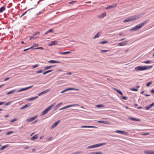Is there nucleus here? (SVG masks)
I'll return each instance as SVG.
<instances>
[{
  "label": "nucleus",
  "mask_w": 154,
  "mask_h": 154,
  "mask_svg": "<svg viewBox=\"0 0 154 154\" xmlns=\"http://www.w3.org/2000/svg\"><path fill=\"white\" fill-rule=\"evenodd\" d=\"M148 20L144 21L143 22L135 26L134 27L131 29L129 31H135L140 29L142 27V26L146 24L148 22Z\"/></svg>",
  "instance_id": "1"
},
{
  "label": "nucleus",
  "mask_w": 154,
  "mask_h": 154,
  "mask_svg": "<svg viewBox=\"0 0 154 154\" xmlns=\"http://www.w3.org/2000/svg\"><path fill=\"white\" fill-rule=\"evenodd\" d=\"M152 67V66L151 65L149 66H139L135 67V71H138L149 69Z\"/></svg>",
  "instance_id": "2"
},
{
  "label": "nucleus",
  "mask_w": 154,
  "mask_h": 154,
  "mask_svg": "<svg viewBox=\"0 0 154 154\" xmlns=\"http://www.w3.org/2000/svg\"><path fill=\"white\" fill-rule=\"evenodd\" d=\"M138 16H133L131 17H130L128 18H126L123 21V22L124 23H125L126 22H128L130 21H133L136 19H137L138 18Z\"/></svg>",
  "instance_id": "3"
},
{
  "label": "nucleus",
  "mask_w": 154,
  "mask_h": 154,
  "mask_svg": "<svg viewBox=\"0 0 154 154\" xmlns=\"http://www.w3.org/2000/svg\"><path fill=\"white\" fill-rule=\"evenodd\" d=\"M106 144V143H100V144H95V145L89 146L87 147V149L94 148L98 147L100 146H101L104 145Z\"/></svg>",
  "instance_id": "4"
},
{
  "label": "nucleus",
  "mask_w": 154,
  "mask_h": 154,
  "mask_svg": "<svg viewBox=\"0 0 154 154\" xmlns=\"http://www.w3.org/2000/svg\"><path fill=\"white\" fill-rule=\"evenodd\" d=\"M53 106V105H52L50 106L49 107H48L47 109H46L44 111L42 112V113L41 115H44L47 113L48 112H49L51 108Z\"/></svg>",
  "instance_id": "5"
},
{
  "label": "nucleus",
  "mask_w": 154,
  "mask_h": 154,
  "mask_svg": "<svg viewBox=\"0 0 154 154\" xmlns=\"http://www.w3.org/2000/svg\"><path fill=\"white\" fill-rule=\"evenodd\" d=\"M37 117V116H35L32 117L26 120V121L28 122H30L32 121L35 119Z\"/></svg>",
  "instance_id": "6"
},
{
  "label": "nucleus",
  "mask_w": 154,
  "mask_h": 154,
  "mask_svg": "<svg viewBox=\"0 0 154 154\" xmlns=\"http://www.w3.org/2000/svg\"><path fill=\"white\" fill-rule=\"evenodd\" d=\"M32 86H29V87H26L25 88H21L20 89L18 90L17 91V92H20L21 91H23L26 90L27 89H28L32 88Z\"/></svg>",
  "instance_id": "7"
},
{
  "label": "nucleus",
  "mask_w": 154,
  "mask_h": 154,
  "mask_svg": "<svg viewBox=\"0 0 154 154\" xmlns=\"http://www.w3.org/2000/svg\"><path fill=\"white\" fill-rule=\"evenodd\" d=\"M32 86H29V87H26L25 88H21L20 89L18 90L17 91V92H20L21 91H23L26 90L27 89H28L32 88Z\"/></svg>",
  "instance_id": "8"
},
{
  "label": "nucleus",
  "mask_w": 154,
  "mask_h": 154,
  "mask_svg": "<svg viewBox=\"0 0 154 154\" xmlns=\"http://www.w3.org/2000/svg\"><path fill=\"white\" fill-rule=\"evenodd\" d=\"M145 154H154V150H146L144 152Z\"/></svg>",
  "instance_id": "9"
},
{
  "label": "nucleus",
  "mask_w": 154,
  "mask_h": 154,
  "mask_svg": "<svg viewBox=\"0 0 154 154\" xmlns=\"http://www.w3.org/2000/svg\"><path fill=\"white\" fill-rule=\"evenodd\" d=\"M116 132L117 133H119L124 135H126L127 134V133L126 132L121 130H116Z\"/></svg>",
  "instance_id": "10"
},
{
  "label": "nucleus",
  "mask_w": 154,
  "mask_h": 154,
  "mask_svg": "<svg viewBox=\"0 0 154 154\" xmlns=\"http://www.w3.org/2000/svg\"><path fill=\"white\" fill-rule=\"evenodd\" d=\"M106 14L105 12H103L101 14L98 16V17L99 18H102L106 16Z\"/></svg>",
  "instance_id": "11"
},
{
  "label": "nucleus",
  "mask_w": 154,
  "mask_h": 154,
  "mask_svg": "<svg viewBox=\"0 0 154 154\" xmlns=\"http://www.w3.org/2000/svg\"><path fill=\"white\" fill-rule=\"evenodd\" d=\"M128 119H130L131 120H132V121H140V120L139 119L135 118H133V117H129Z\"/></svg>",
  "instance_id": "12"
},
{
  "label": "nucleus",
  "mask_w": 154,
  "mask_h": 154,
  "mask_svg": "<svg viewBox=\"0 0 154 154\" xmlns=\"http://www.w3.org/2000/svg\"><path fill=\"white\" fill-rule=\"evenodd\" d=\"M79 105L78 104H73L72 105H68L67 106H65V108H69L71 107H73V106H79Z\"/></svg>",
  "instance_id": "13"
},
{
  "label": "nucleus",
  "mask_w": 154,
  "mask_h": 154,
  "mask_svg": "<svg viewBox=\"0 0 154 154\" xmlns=\"http://www.w3.org/2000/svg\"><path fill=\"white\" fill-rule=\"evenodd\" d=\"M127 42L126 41H124L123 42L119 43V46H123L127 44Z\"/></svg>",
  "instance_id": "14"
},
{
  "label": "nucleus",
  "mask_w": 154,
  "mask_h": 154,
  "mask_svg": "<svg viewBox=\"0 0 154 154\" xmlns=\"http://www.w3.org/2000/svg\"><path fill=\"white\" fill-rule=\"evenodd\" d=\"M49 33H51L52 34H53L54 33L53 30L52 29H51L48 30L47 32L45 33V34L47 35V34Z\"/></svg>",
  "instance_id": "15"
},
{
  "label": "nucleus",
  "mask_w": 154,
  "mask_h": 154,
  "mask_svg": "<svg viewBox=\"0 0 154 154\" xmlns=\"http://www.w3.org/2000/svg\"><path fill=\"white\" fill-rule=\"evenodd\" d=\"M71 53V51H68L66 52H59V54H69Z\"/></svg>",
  "instance_id": "16"
},
{
  "label": "nucleus",
  "mask_w": 154,
  "mask_h": 154,
  "mask_svg": "<svg viewBox=\"0 0 154 154\" xmlns=\"http://www.w3.org/2000/svg\"><path fill=\"white\" fill-rule=\"evenodd\" d=\"M8 146H8V144L2 146L0 148V150H2L4 149L5 148L8 147Z\"/></svg>",
  "instance_id": "17"
},
{
  "label": "nucleus",
  "mask_w": 154,
  "mask_h": 154,
  "mask_svg": "<svg viewBox=\"0 0 154 154\" xmlns=\"http://www.w3.org/2000/svg\"><path fill=\"white\" fill-rule=\"evenodd\" d=\"M98 122L100 123H102L103 124H107L108 122L107 121H97Z\"/></svg>",
  "instance_id": "18"
},
{
  "label": "nucleus",
  "mask_w": 154,
  "mask_h": 154,
  "mask_svg": "<svg viewBox=\"0 0 154 154\" xmlns=\"http://www.w3.org/2000/svg\"><path fill=\"white\" fill-rule=\"evenodd\" d=\"M58 125V121L56 122L55 123L51 126V128L52 129L54 127H56Z\"/></svg>",
  "instance_id": "19"
},
{
  "label": "nucleus",
  "mask_w": 154,
  "mask_h": 154,
  "mask_svg": "<svg viewBox=\"0 0 154 154\" xmlns=\"http://www.w3.org/2000/svg\"><path fill=\"white\" fill-rule=\"evenodd\" d=\"M114 90L116 91L119 94H120L121 95H122L123 94V93L120 90L117 89L116 88H114Z\"/></svg>",
  "instance_id": "20"
},
{
  "label": "nucleus",
  "mask_w": 154,
  "mask_h": 154,
  "mask_svg": "<svg viewBox=\"0 0 154 154\" xmlns=\"http://www.w3.org/2000/svg\"><path fill=\"white\" fill-rule=\"evenodd\" d=\"M5 8L4 6H3L2 7L0 8V13H2L5 10Z\"/></svg>",
  "instance_id": "21"
},
{
  "label": "nucleus",
  "mask_w": 154,
  "mask_h": 154,
  "mask_svg": "<svg viewBox=\"0 0 154 154\" xmlns=\"http://www.w3.org/2000/svg\"><path fill=\"white\" fill-rule=\"evenodd\" d=\"M16 90L15 89L13 90L12 91H11L8 92L7 93V94L8 95L10 94H11L14 93L15 91Z\"/></svg>",
  "instance_id": "22"
},
{
  "label": "nucleus",
  "mask_w": 154,
  "mask_h": 154,
  "mask_svg": "<svg viewBox=\"0 0 154 154\" xmlns=\"http://www.w3.org/2000/svg\"><path fill=\"white\" fill-rule=\"evenodd\" d=\"M38 138L37 134L35 135L33 137H32L31 138V140H34Z\"/></svg>",
  "instance_id": "23"
},
{
  "label": "nucleus",
  "mask_w": 154,
  "mask_h": 154,
  "mask_svg": "<svg viewBox=\"0 0 154 154\" xmlns=\"http://www.w3.org/2000/svg\"><path fill=\"white\" fill-rule=\"evenodd\" d=\"M58 62L57 61H56L55 60H49L48 61V63H57Z\"/></svg>",
  "instance_id": "24"
},
{
  "label": "nucleus",
  "mask_w": 154,
  "mask_h": 154,
  "mask_svg": "<svg viewBox=\"0 0 154 154\" xmlns=\"http://www.w3.org/2000/svg\"><path fill=\"white\" fill-rule=\"evenodd\" d=\"M53 66H46L44 68V70H47L48 69H49L51 67Z\"/></svg>",
  "instance_id": "25"
},
{
  "label": "nucleus",
  "mask_w": 154,
  "mask_h": 154,
  "mask_svg": "<svg viewBox=\"0 0 154 154\" xmlns=\"http://www.w3.org/2000/svg\"><path fill=\"white\" fill-rule=\"evenodd\" d=\"M52 71H53L52 70H48V71H46L45 72H44L43 73V75H46V74L50 72H52Z\"/></svg>",
  "instance_id": "26"
},
{
  "label": "nucleus",
  "mask_w": 154,
  "mask_h": 154,
  "mask_svg": "<svg viewBox=\"0 0 154 154\" xmlns=\"http://www.w3.org/2000/svg\"><path fill=\"white\" fill-rule=\"evenodd\" d=\"M100 35L99 32H98L96 35H95L94 37V38H96L98 37Z\"/></svg>",
  "instance_id": "27"
},
{
  "label": "nucleus",
  "mask_w": 154,
  "mask_h": 154,
  "mask_svg": "<svg viewBox=\"0 0 154 154\" xmlns=\"http://www.w3.org/2000/svg\"><path fill=\"white\" fill-rule=\"evenodd\" d=\"M57 42H56V41H52L51 42V43L50 45L52 46V45L56 44Z\"/></svg>",
  "instance_id": "28"
},
{
  "label": "nucleus",
  "mask_w": 154,
  "mask_h": 154,
  "mask_svg": "<svg viewBox=\"0 0 154 154\" xmlns=\"http://www.w3.org/2000/svg\"><path fill=\"white\" fill-rule=\"evenodd\" d=\"M114 7V6L113 5L109 6H108L106 8V10L108 9H110V8H113Z\"/></svg>",
  "instance_id": "29"
},
{
  "label": "nucleus",
  "mask_w": 154,
  "mask_h": 154,
  "mask_svg": "<svg viewBox=\"0 0 154 154\" xmlns=\"http://www.w3.org/2000/svg\"><path fill=\"white\" fill-rule=\"evenodd\" d=\"M143 63H152L151 61L149 60L144 61Z\"/></svg>",
  "instance_id": "30"
},
{
  "label": "nucleus",
  "mask_w": 154,
  "mask_h": 154,
  "mask_svg": "<svg viewBox=\"0 0 154 154\" xmlns=\"http://www.w3.org/2000/svg\"><path fill=\"white\" fill-rule=\"evenodd\" d=\"M49 91V90H48V89L46 90H45L44 91L41 92V93L42 94V95L43 94L46 93L48 92Z\"/></svg>",
  "instance_id": "31"
},
{
  "label": "nucleus",
  "mask_w": 154,
  "mask_h": 154,
  "mask_svg": "<svg viewBox=\"0 0 154 154\" xmlns=\"http://www.w3.org/2000/svg\"><path fill=\"white\" fill-rule=\"evenodd\" d=\"M38 97V96H36V97H34L31 98H30V99H29V100H30V101L32 100H34L36 99V98H37Z\"/></svg>",
  "instance_id": "32"
},
{
  "label": "nucleus",
  "mask_w": 154,
  "mask_h": 154,
  "mask_svg": "<svg viewBox=\"0 0 154 154\" xmlns=\"http://www.w3.org/2000/svg\"><path fill=\"white\" fill-rule=\"evenodd\" d=\"M43 72V70L42 69H40L36 72V73L37 74H39Z\"/></svg>",
  "instance_id": "33"
},
{
  "label": "nucleus",
  "mask_w": 154,
  "mask_h": 154,
  "mask_svg": "<svg viewBox=\"0 0 154 154\" xmlns=\"http://www.w3.org/2000/svg\"><path fill=\"white\" fill-rule=\"evenodd\" d=\"M107 43V41H103L101 42H100V44H106Z\"/></svg>",
  "instance_id": "34"
},
{
  "label": "nucleus",
  "mask_w": 154,
  "mask_h": 154,
  "mask_svg": "<svg viewBox=\"0 0 154 154\" xmlns=\"http://www.w3.org/2000/svg\"><path fill=\"white\" fill-rule=\"evenodd\" d=\"M34 49H42V50H43L44 48L42 47H38V48H34Z\"/></svg>",
  "instance_id": "35"
},
{
  "label": "nucleus",
  "mask_w": 154,
  "mask_h": 154,
  "mask_svg": "<svg viewBox=\"0 0 154 154\" xmlns=\"http://www.w3.org/2000/svg\"><path fill=\"white\" fill-rule=\"evenodd\" d=\"M68 89H69V90H79V89H76V88H68Z\"/></svg>",
  "instance_id": "36"
},
{
  "label": "nucleus",
  "mask_w": 154,
  "mask_h": 154,
  "mask_svg": "<svg viewBox=\"0 0 154 154\" xmlns=\"http://www.w3.org/2000/svg\"><path fill=\"white\" fill-rule=\"evenodd\" d=\"M68 89H69V90H79V89H76V88H68Z\"/></svg>",
  "instance_id": "37"
},
{
  "label": "nucleus",
  "mask_w": 154,
  "mask_h": 154,
  "mask_svg": "<svg viewBox=\"0 0 154 154\" xmlns=\"http://www.w3.org/2000/svg\"><path fill=\"white\" fill-rule=\"evenodd\" d=\"M96 106L97 107H103V106L102 104H99L96 105Z\"/></svg>",
  "instance_id": "38"
},
{
  "label": "nucleus",
  "mask_w": 154,
  "mask_h": 154,
  "mask_svg": "<svg viewBox=\"0 0 154 154\" xmlns=\"http://www.w3.org/2000/svg\"><path fill=\"white\" fill-rule=\"evenodd\" d=\"M131 90L132 91H137L138 90V89L135 88H131Z\"/></svg>",
  "instance_id": "39"
},
{
  "label": "nucleus",
  "mask_w": 154,
  "mask_h": 154,
  "mask_svg": "<svg viewBox=\"0 0 154 154\" xmlns=\"http://www.w3.org/2000/svg\"><path fill=\"white\" fill-rule=\"evenodd\" d=\"M154 106V102L153 103H152L151 104L149 105V106H148V107L149 108V109L152 106Z\"/></svg>",
  "instance_id": "40"
},
{
  "label": "nucleus",
  "mask_w": 154,
  "mask_h": 154,
  "mask_svg": "<svg viewBox=\"0 0 154 154\" xmlns=\"http://www.w3.org/2000/svg\"><path fill=\"white\" fill-rule=\"evenodd\" d=\"M39 66V64H36L35 65L33 66L32 68H33L37 67H38Z\"/></svg>",
  "instance_id": "41"
},
{
  "label": "nucleus",
  "mask_w": 154,
  "mask_h": 154,
  "mask_svg": "<svg viewBox=\"0 0 154 154\" xmlns=\"http://www.w3.org/2000/svg\"><path fill=\"white\" fill-rule=\"evenodd\" d=\"M121 98L123 100H127V97L125 96H122L121 97Z\"/></svg>",
  "instance_id": "42"
},
{
  "label": "nucleus",
  "mask_w": 154,
  "mask_h": 154,
  "mask_svg": "<svg viewBox=\"0 0 154 154\" xmlns=\"http://www.w3.org/2000/svg\"><path fill=\"white\" fill-rule=\"evenodd\" d=\"M68 90H69V89H68V88H67L66 89H65V90L62 91L61 92V93H64V92H66Z\"/></svg>",
  "instance_id": "43"
},
{
  "label": "nucleus",
  "mask_w": 154,
  "mask_h": 154,
  "mask_svg": "<svg viewBox=\"0 0 154 154\" xmlns=\"http://www.w3.org/2000/svg\"><path fill=\"white\" fill-rule=\"evenodd\" d=\"M101 52H107L109 51V50H101Z\"/></svg>",
  "instance_id": "44"
},
{
  "label": "nucleus",
  "mask_w": 154,
  "mask_h": 154,
  "mask_svg": "<svg viewBox=\"0 0 154 154\" xmlns=\"http://www.w3.org/2000/svg\"><path fill=\"white\" fill-rule=\"evenodd\" d=\"M30 106V105L29 103L27 104L24 106L25 108H27L29 106Z\"/></svg>",
  "instance_id": "45"
},
{
  "label": "nucleus",
  "mask_w": 154,
  "mask_h": 154,
  "mask_svg": "<svg viewBox=\"0 0 154 154\" xmlns=\"http://www.w3.org/2000/svg\"><path fill=\"white\" fill-rule=\"evenodd\" d=\"M152 84V82H149L147 83V84H146V86H148L149 85H150L151 84Z\"/></svg>",
  "instance_id": "46"
},
{
  "label": "nucleus",
  "mask_w": 154,
  "mask_h": 154,
  "mask_svg": "<svg viewBox=\"0 0 154 154\" xmlns=\"http://www.w3.org/2000/svg\"><path fill=\"white\" fill-rule=\"evenodd\" d=\"M40 32H36L33 35H34L35 36L37 35H39L40 34Z\"/></svg>",
  "instance_id": "47"
},
{
  "label": "nucleus",
  "mask_w": 154,
  "mask_h": 154,
  "mask_svg": "<svg viewBox=\"0 0 154 154\" xmlns=\"http://www.w3.org/2000/svg\"><path fill=\"white\" fill-rule=\"evenodd\" d=\"M17 119H12V120H11V122H14L17 121Z\"/></svg>",
  "instance_id": "48"
},
{
  "label": "nucleus",
  "mask_w": 154,
  "mask_h": 154,
  "mask_svg": "<svg viewBox=\"0 0 154 154\" xmlns=\"http://www.w3.org/2000/svg\"><path fill=\"white\" fill-rule=\"evenodd\" d=\"M33 46H32L31 47L29 48H27V49H25L23 50V51H26L30 49V48H33Z\"/></svg>",
  "instance_id": "49"
},
{
  "label": "nucleus",
  "mask_w": 154,
  "mask_h": 154,
  "mask_svg": "<svg viewBox=\"0 0 154 154\" xmlns=\"http://www.w3.org/2000/svg\"><path fill=\"white\" fill-rule=\"evenodd\" d=\"M13 133V131H9V132H8L6 134L7 135H9V134H11L12 133Z\"/></svg>",
  "instance_id": "50"
},
{
  "label": "nucleus",
  "mask_w": 154,
  "mask_h": 154,
  "mask_svg": "<svg viewBox=\"0 0 154 154\" xmlns=\"http://www.w3.org/2000/svg\"><path fill=\"white\" fill-rule=\"evenodd\" d=\"M149 134V133L145 132V133H144L142 135H146Z\"/></svg>",
  "instance_id": "51"
},
{
  "label": "nucleus",
  "mask_w": 154,
  "mask_h": 154,
  "mask_svg": "<svg viewBox=\"0 0 154 154\" xmlns=\"http://www.w3.org/2000/svg\"><path fill=\"white\" fill-rule=\"evenodd\" d=\"M95 154H102V153L101 152H95Z\"/></svg>",
  "instance_id": "52"
},
{
  "label": "nucleus",
  "mask_w": 154,
  "mask_h": 154,
  "mask_svg": "<svg viewBox=\"0 0 154 154\" xmlns=\"http://www.w3.org/2000/svg\"><path fill=\"white\" fill-rule=\"evenodd\" d=\"M11 103V102H9L7 103H6L5 104V105L6 106H7V105H10Z\"/></svg>",
  "instance_id": "53"
},
{
  "label": "nucleus",
  "mask_w": 154,
  "mask_h": 154,
  "mask_svg": "<svg viewBox=\"0 0 154 154\" xmlns=\"http://www.w3.org/2000/svg\"><path fill=\"white\" fill-rule=\"evenodd\" d=\"M38 46V44L35 43L34 45V46H33V47L34 46Z\"/></svg>",
  "instance_id": "54"
},
{
  "label": "nucleus",
  "mask_w": 154,
  "mask_h": 154,
  "mask_svg": "<svg viewBox=\"0 0 154 154\" xmlns=\"http://www.w3.org/2000/svg\"><path fill=\"white\" fill-rule=\"evenodd\" d=\"M5 103V102H0V105L4 104Z\"/></svg>",
  "instance_id": "55"
},
{
  "label": "nucleus",
  "mask_w": 154,
  "mask_h": 154,
  "mask_svg": "<svg viewBox=\"0 0 154 154\" xmlns=\"http://www.w3.org/2000/svg\"><path fill=\"white\" fill-rule=\"evenodd\" d=\"M72 74V73L71 72H69L67 73H66L65 74V75H71Z\"/></svg>",
  "instance_id": "56"
},
{
  "label": "nucleus",
  "mask_w": 154,
  "mask_h": 154,
  "mask_svg": "<svg viewBox=\"0 0 154 154\" xmlns=\"http://www.w3.org/2000/svg\"><path fill=\"white\" fill-rule=\"evenodd\" d=\"M80 152H75L73 153H72V154H77L79 153Z\"/></svg>",
  "instance_id": "57"
},
{
  "label": "nucleus",
  "mask_w": 154,
  "mask_h": 154,
  "mask_svg": "<svg viewBox=\"0 0 154 154\" xmlns=\"http://www.w3.org/2000/svg\"><path fill=\"white\" fill-rule=\"evenodd\" d=\"M9 79V78L8 77L4 79V81H6Z\"/></svg>",
  "instance_id": "58"
},
{
  "label": "nucleus",
  "mask_w": 154,
  "mask_h": 154,
  "mask_svg": "<svg viewBox=\"0 0 154 154\" xmlns=\"http://www.w3.org/2000/svg\"><path fill=\"white\" fill-rule=\"evenodd\" d=\"M66 108H65V107H63L62 108H60V109H59V110H62V109H66Z\"/></svg>",
  "instance_id": "59"
},
{
  "label": "nucleus",
  "mask_w": 154,
  "mask_h": 154,
  "mask_svg": "<svg viewBox=\"0 0 154 154\" xmlns=\"http://www.w3.org/2000/svg\"><path fill=\"white\" fill-rule=\"evenodd\" d=\"M81 128H88V126H81Z\"/></svg>",
  "instance_id": "60"
},
{
  "label": "nucleus",
  "mask_w": 154,
  "mask_h": 154,
  "mask_svg": "<svg viewBox=\"0 0 154 154\" xmlns=\"http://www.w3.org/2000/svg\"><path fill=\"white\" fill-rule=\"evenodd\" d=\"M34 36V35H33V36H31L30 38H29V39L30 40H31Z\"/></svg>",
  "instance_id": "61"
},
{
  "label": "nucleus",
  "mask_w": 154,
  "mask_h": 154,
  "mask_svg": "<svg viewBox=\"0 0 154 154\" xmlns=\"http://www.w3.org/2000/svg\"><path fill=\"white\" fill-rule=\"evenodd\" d=\"M149 109V108L148 107V106H146V107H145V109L146 110H148V109Z\"/></svg>",
  "instance_id": "62"
},
{
  "label": "nucleus",
  "mask_w": 154,
  "mask_h": 154,
  "mask_svg": "<svg viewBox=\"0 0 154 154\" xmlns=\"http://www.w3.org/2000/svg\"><path fill=\"white\" fill-rule=\"evenodd\" d=\"M144 95L146 96V97H148V96H150V95L149 94H144Z\"/></svg>",
  "instance_id": "63"
},
{
  "label": "nucleus",
  "mask_w": 154,
  "mask_h": 154,
  "mask_svg": "<svg viewBox=\"0 0 154 154\" xmlns=\"http://www.w3.org/2000/svg\"><path fill=\"white\" fill-rule=\"evenodd\" d=\"M151 92L152 93H154V89H153L151 90Z\"/></svg>",
  "instance_id": "64"
}]
</instances>
